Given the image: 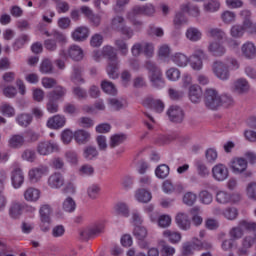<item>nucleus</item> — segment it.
<instances>
[{
    "label": "nucleus",
    "instance_id": "obj_60",
    "mask_svg": "<svg viewBox=\"0 0 256 256\" xmlns=\"http://www.w3.org/2000/svg\"><path fill=\"white\" fill-rule=\"evenodd\" d=\"M240 227H242V229L244 231H250L253 233H256V222L253 221H249V220H240Z\"/></svg>",
    "mask_w": 256,
    "mask_h": 256
},
{
    "label": "nucleus",
    "instance_id": "obj_54",
    "mask_svg": "<svg viewBox=\"0 0 256 256\" xmlns=\"http://www.w3.org/2000/svg\"><path fill=\"white\" fill-rule=\"evenodd\" d=\"M108 105L114 111H120V109H123V107H125V102H123V99L110 98L108 99Z\"/></svg>",
    "mask_w": 256,
    "mask_h": 256
},
{
    "label": "nucleus",
    "instance_id": "obj_39",
    "mask_svg": "<svg viewBox=\"0 0 256 256\" xmlns=\"http://www.w3.org/2000/svg\"><path fill=\"white\" fill-rule=\"evenodd\" d=\"M101 89L104 93H107V95H117V87L111 81L103 80L101 82Z\"/></svg>",
    "mask_w": 256,
    "mask_h": 256
},
{
    "label": "nucleus",
    "instance_id": "obj_47",
    "mask_svg": "<svg viewBox=\"0 0 256 256\" xmlns=\"http://www.w3.org/2000/svg\"><path fill=\"white\" fill-rule=\"evenodd\" d=\"M221 8V2L219 0H209L204 3V11L207 13H215L218 9Z\"/></svg>",
    "mask_w": 256,
    "mask_h": 256
},
{
    "label": "nucleus",
    "instance_id": "obj_44",
    "mask_svg": "<svg viewBox=\"0 0 256 256\" xmlns=\"http://www.w3.org/2000/svg\"><path fill=\"white\" fill-rule=\"evenodd\" d=\"M40 73L43 75H50L53 73V63L49 59L42 60L40 67H39Z\"/></svg>",
    "mask_w": 256,
    "mask_h": 256
},
{
    "label": "nucleus",
    "instance_id": "obj_50",
    "mask_svg": "<svg viewBox=\"0 0 256 256\" xmlns=\"http://www.w3.org/2000/svg\"><path fill=\"white\" fill-rule=\"evenodd\" d=\"M114 211L116 215H121L122 217H129V206L123 202H119L115 205Z\"/></svg>",
    "mask_w": 256,
    "mask_h": 256
},
{
    "label": "nucleus",
    "instance_id": "obj_7",
    "mask_svg": "<svg viewBox=\"0 0 256 256\" xmlns=\"http://www.w3.org/2000/svg\"><path fill=\"white\" fill-rule=\"evenodd\" d=\"M105 230V226L103 224H94L93 226H89L80 230L79 235L82 241H89V239H93V237H97V235H101Z\"/></svg>",
    "mask_w": 256,
    "mask_h": 256
},
{
    "label": "nucleus",
    "instance_id": "obj_45",
    "mask_svg": "<svg viewBox=\"0 0 256 256\" xmlns=\"http://www.w3.org/2000/svg\"><path fill=\"white\" fill-rule=\"evenodd\" d=\"M208 37H212L214 39H217V41H223V39L226 37L225 31L220 28H210L207 31Z\"/></svg>",
    "mask_w": 256,
    "mask_h": 256
},
{
    "label": "nucleus",
    "instance_id": "obj_59",
    "mask_svg": "<svg viewBox=\"0 0 256 256\" xmlns=\"http://www.w3.org/2000/svg\"><path fill=\"white\" fill-rule=\"evenodd\" d=\"M133 235L138 239V241H143L147 237V228L143 226H136L134 228Z\"/></svg>",
    "mask_w": 256,
    "mask_h": 256
},
{
    "label": "nucleus",
    "instance_id": "obj_57",
    "mask_svg": "<svg viewBox=\"0 0 256 256\" xmlns=\"http://www.w3.org/2000/svg\"><path fill=\"white\" fill-rule=\"evenodd\" d=\"M81 73H83V70L79 67H75L73 69V73L71 75V81L72 83L79 84V83H85V79L81 76Z\"/></svg>",
    "mask_w": 256,
    "mask_h": 256
},
{
    "label": "nucleus",
    "instance_id": "obj_49",
    "mask_svg": "<svg viewBox=\"0 0 256 256\" xmlns=\"http://www.w3.org/2000/svg\"><path fill=\"white\" fill-rule=\"evenodd\" d=\"M138 15H143V5H136L132 7L127 13H126V19L133 20L138 17Z\"/></svg>",
    "mask_w": 256,
    "mask_h": 256
},
{
    "label": "nucleus",
    "instance_id": "obj_6",
    "mask_svg": "<svg viewBox=\"0 0 256 256\" xmlns=\"http://www.w3.org/2000/svg\"><path fill=\"white\" fill-rule=\"evenodd\" d=\"M53 213V209L51 208V205L44 204L40 206L39 209V215H40V221H41V231L44 233H47L49 231L51 225V214Z\"/></svg>",
    "mask_w": 256,
    "mask_h": 256
},
{
    "label": "nucleus",
    "instance_id": "obj_53",
    "mask_svg": "<svg viewBox=\"0 0 256 256\" xmlns=\"http://www.w3.org/2000/svg\"><path fill=\"white\" fill-rule=\"evenodd\" d=\"M223 63L225 67H227L228 71H237V69L240 67L239 61H237V59L234 57H226L225 62Z\"/></svg>",
    "mask_w": 256,
    "mask_h": 256
},
{
    "label": "nucleus",
    "instance_id": "obj_42",
    "mask_svg": "<svg viewBox=\"0 0 256 256\" xmlns=\"http://www.w3.org/2000/svg\"><path fill=\"white\" fill-rule=\"evenodd\" d=\"M216 201L220 205H227V203H231V193L227 191H218L216 193Z\"/></svg>",
    "mask_w": 256,
    "mask_h": 256
},
{
    "label": "nucleus",
    "instance_id": "obj_29",
    "mask_svg": "<svg viewBox=\"0 0 256 256\" xmlns=\"http://www.w3.org/2000/svg\"><path fill=\"white\" fill-rule=\"evenodd\" d=\"M89 37V28L85 26H80L74 30L72 33V39L74 41H85Z\"/></svg>",
    "mask_w": 256,
    "mask_h": 256
},
{
    "label": "nucleus",
    "instance_id": "obj_10",
    "mask_svg": "<svg viewBox=\"0 0 256 256\" xmlns=\"http://www.w3.org/2000/svg\"><path fill=\"white\" fill-rule=\"evenodd\" d=\"M11 183L14 189H21L25 183V173L19 164L13 166L11 171Z\"/></svg>",
    "mask_w": 256,
    "mask_h": 256
},
{
    "label": "nucleus",
    "instance_id": "obj_46",
    "mask_svg": "<svg viewBox=\"0 0 256 256\" xmlns=\"http://www.w3.org/2000/svg\"><path fill=\"white\" fill-rule=\"evenodd\" d=\"M62 209L66 213H73L77 209V204L73 198L67 197L62 203Z\"/></svg>",
    "mask_w": 256,
    "mask_h": 256
},
{
    "label": "nucleus",
    "instance_id": "obj_41",
    "mask_svg": "<svg viewBox=\"0 0 256 256\" xmlns=\"http://www.w3.org/2000/svg\"><path fill=\"white\" fill-rule=\"evenodd\" d=\"M67 90L63 86H57L52 92L48 94V99H54V101H59L62 97H65Z\"/></svg>",
    "mask_w": 256,
    "mask_h": 256
},
{
    "label": "nucleus",
    "instance_id": "obj_1",
    "mask_svg": "<svg viewBox=\"0 0 256 256\" xmlns=\"http://www.w3.org/2000/svg\"><path fill=\"white\" fill-rule=\"evenodd\" d=\"M239 17L242 24H235L230 29V35L234 39H241L245 35L246 31L253 29V13L249 9H243L239 12Z\"/></svg>",
    "mask_w": 256,
    "mask_h": 256
},
{
    "label": "nucleus",
    "instance_id": "obj_3",
    "mask_svg": "<svg viewBox=\"0 0 256 256\" xmlns=\"http://www.w3.org/2000/svg\"><path fill=\"white\" fill-rule=\"evenodd\" d=\"M145 67L148 71V79L154 89H163L165 87V78L163 71L154 62L146 61Z\"/></svg>",
    "mask_w": 256,
    "mask_h": 256
},
{
    "label": "nucleus",
    "instance_id": "obj_32",
    "mask_svg": "<svg viewBox=\"0 0 256 256\" xmlns=\"http://www.w3.org/2000/svg\"><path fill=\"white\" fill-rule=\"evenodd\" d=\"M228 235L234 241H239V239H243V236L245 235V230L243 229V226H241V222H238L237 226H233L232 228H230Z\"/></svg>",
    "mask_w": 256,
    "mask_h": 256
},
{
    "label": "nucleus",
    "instance_id": "obj_22",
    "mask_svg": "<svg viewBox=\"0 0 256 256\" xmlns=\"http://www.w3.org/2000/svg\"><path fill=\"white\" fill-rule=\"evenodd\" d=\"M48 185L51 189H61L65 185V178L63 174L56 172L49 176Z\"/></svg>",
    "mask_w": 256,
    "mask_h": 256
},
{
    "label": "nucleus",
    "instance_id": "obj_36",
    "mask_svg": "<svg viewBox=\"0 0 256 256\" xmlns=\"http://www.w3.org/2000/svg\"><path fill=\"white\" fill-rule=\"evenodd\" d=\"M135 199L138 200L139 203H149V201L153 199V196L151 192L145 189H138L135 193Z\"/></svg>",
    "mask_w": 256,
    "mask_h": 256
},
{
    "label": "nucleus",
    "instance_id": "obj_17",
    "mask_svg": "<svg viewBox=\"0 0 256 256\" xmlns=\"http://www.w3.org/2000/svg\"><path fill=\"white\" fill-rule=\"evenodd\" d=\"M175 221L181 231H189V229H191V219L189 218V214L179 212L175 217Z\"/></svg>",
    "mask_w": 256,
    "mask_h": 256
},
{
    "label": "nucleus",
    "instance_id": "obj_56",
    "mask_svg": "<svg viewBox=\"0 0 256 256\" xmlns=\"http://www.w3.org/2000/svg\"><path fill=\"white\" fill-rule=\"evenodd\" d=\"M166 77L169 81H179L181 71L178 68L172 67L166 71Z\"/></svg>",
    "mask_w": 256,
    "mask_h": 256
},
{
    "label": "nucleus",
    "instance_id": "obj_13",
    "mask_svg": "<svg viewBox=\"0 0 256 256\" xmlns=\"http://www.w3.org/2000/svg\"><path fill=\"white\" fill-rule=\"evenodd\" d=\"M248 164L247 159L237 157L231 160L230 169H232V172H234L235 175H242V173L247 171Z\"/></svg>",
    "mask_w": 256,
    "mask_h": 256
},
{
    "label": "nucleus",
    "instance_id": "obj_9",
    "mask_svg": "<svg viewBox=\"0 0 256 256\" xmlns=\"http://www.w3.org/2000/svg\"><path fill=\"white\" fill-rule=\"evenodd\" d=\"M59 56L62 59H72L73 61H81L83 60V49L79 47V45H72L68 48V50L61 49L59 52Z\"/></svg>",
    "mask_w": 256,
    "mask_h": 256
},
{
    "label": "nucleus",
    "instance_id": "obj_62",
    "mask_svg": "<svg viewBox=\"0 0 256 256\" xmlns=\"http://www.w3.org/2000/svg\"><path fill=\"white\" fill-rule=\"evenodd\" d=\"M196 201H197V194L193 192H187L183 196V203L184 205H188V207H192V205H195Z\"/></svg>",
    "mask_w": 256,
    "mask_h": 256
},
{
    "label": "nucleus",
    "instance_id": "obj_11",
    "mask_svg": "<svg viewBox=\"0 0 256 256\" xmlns=\"http://www.w3.org/2000/svg\"><path fill=\"white\" fill-rule=\"evenodd\" d=\"M49 174V167L40 165L38 167L31 168L28 172V179L30 183H39L43 179L44 175Z\"/></svg>",
    "mask_w": 256,
    "mask_h": 256
},
{
    "label": "nucleus",
    "instance_id": "obj_58",
    "mask_svg": "<svg viewBox=\"0 0 256 256\" xmlns=\"http://www.w3.org/2000/svg\"><path fill=\"white\" fill-rule=\"evenodd\" d=\"M21 158L23 159V161L34 163L35 159H37V153H35V150L26 149L22 152Z\"/></svg>",
    "mask_w": 256,
    "mask_h": 256
},
{
    "label": "nucleus",
    "instance_id": "obj_34",
    "mask_svg": "<svg viewBox=\"0 0 256 256\" xmlns=\"http://www.w3.org/2000/svg\"><path fill=\"white\" fill-rule=\"evenodd\" d=\"M9 215L12 219H19L23 215V205L20 202L14 201L9 208Z\"/></svg>",
    "mask_w": 256,
    "mask_h": 256
},
{
    "label": "nucleus",
    "instance_id": "obj_63",
    "mask_svg": "<svg viewBox=\"0 0 256 256\" xmlns=\"http://www.w3.org/2000/svg\"><path fill=\"white\" fill-rule=\"evenodd\" d=\"M180 256H193V244L191 242H185L182 244Z\"/></svg>",
    "mask_w": 256,
    "mask_h": 256
},
{
    "label": "nucleus",
    "instance_id": "obj_33",
    "mask_svg": "<svg viewBox=\"0 0 256 256\" xmlns=\"http://www.w3.org/2000/svg\"><path fill=\"white\" fill-rule=\"evenodd\" d=\"M171 61H173L177 67H187L190 59L184 53L177 52L171 56Z\"/></svg>",
    "mask_w": 256,
    "mask_h": 256
},
{
    "label": "nucleus",
    "instance_id": "obj_25",
    "mask_svg": "<svg viewBox=\"0 0 256 256\" xmlns=\"http://www.w3.org/2000/svg\"><path fill=\"white\" fill-rule=\"evenodd\" d=\"M249 89H251V85L245 78H239L234 82V91L235 93H238V95L249 93Z\"/></svg>",
    "mask_w": 256,
    "mask_h": 256
},
{
    "label": "nucleus",
    "instance_id": "obj_4",
    "mask_svg": "<svg viewBox=\"0 0 256 256\" xmlns=\"http://www.w3.org/2000/svg\"><path fill=\"white\" fill-rule=\"evenodd\" d=\"M110 29L116 33H121L126 39H131L135 35L133 28L127 26V20L121 15H115L111 18Z\"/></svg>",
    "mask_w": 256,
    "mask_h": 256
},
{
    "label": "nucleus",
    "instance_id": "obj_35",
    "mask_svg": "<svg viewBox=\"0 0 256 256\" xmlns=\"http://www.w3.org/2000/svg\"><path fill=\"white\" fill-rule=\"evenodd\" d=\"M16 122L20 127H29L33 123V116L29 113H21L16 116Z\"/></svg>",
    "mask_w": 256,
    "mask_h": 256
},
{
    "label": "nucleus",
    "instance_id": "obj_24",
    "mask_svg": "<svg viewBox=\"0 0 256 256\" xmlns=\"http://www.w3.org/2000/svg\"><path fill=\"white\" fill-rule=\"evenodd\" d=\"M180 10L182 13H187L190 17H200L201 15V9H199V6L192 4L191 2L181 4Z\"/></svg>",
    "mask_w": 256,
    "mask_h": 256
},
{
    "label": "nucleus",
    "instance_id": "obj_27",
    "mask_svg": "<svg viewBox=\"0 0 256 256\" xmlns=\"http://www.w3.org/2000/svg\"><path fill=\"white\" fill-rule=\"evenodd\" d=\"M25 145V136L22 134H14L8 140L10 149H21Z\"/></svg>",
    "mask_w": 256,
    "mask_h": 256
},
{
    "label": "nucleus",
    "instance_id": "obj_40",
    "mask_svg": "<svg viewBox=\"0 0 256 256\" xmlns=\"http://www.w3.org/2000/svg\"><path fill=\"white\" fill-rule=\"evenodd\" d=\"M222 215L227 221H235L239 217V210L235 207H227L223 210Z\"/></svg>",
    "mask_w": 256,
    "mask_h": 256
},
{
    "label": "nucleus",
    "instance_id": "obj_26",
    "mask_svg": "<svg viewBox=\"0 0 256 256\" xmlns=\"http://www.w3.org/2000/svg\"><path fill=\"white\" fill-rule=\"evenodd\" d=\"M74 140L78 145H85L91 141V133L84 129H79L74 132Z\"/></svg>",
    "mask_w": 256,
    "mask_h": 256
},
{
    "label": "nucleus",
    "instance_id": "obj_21",
    "mask_svg": "<svg viewBox=\"0 0 256 256\" xmlns=\"http://www.w3.org/2000/svg\"><path fill=\"white\" fill-rule=\"evenodd\" d=\"M23 197L28 203H37L41 199V190L35 187H28L24 191Z\"/></svg>",
    "mask_w": 256,
    "mask_h": 256
},
{
    "label": "nucleus",
    "instance_id": "obj_43",
    "mask_svg": "<svg viewBox=\"0 0 256 256\" xmlns=\"http://www.w3.org/2000/svg\"><path fill=\"white\" fill-rule=\"evenodd\" d=\"M237 19V14L231 10H226L221 14V20L225 25H231V23H235Z\"/></svg>",
    "mask_w": 256,
    "mask_h": 256
},
{
    "label": "nucleus",
    "instance_id": "obj_64",
    "mask_svg": "<svg viewBox=\"0 0 256 256\" xmlns=\"http://www.w3.org/2000/svg\"><path fill=\"white\" fill-rule=\"evenodd\" d=\"M246 191L249 199L256 201V182L249 183L246 188Z\"/></svg>",
    "mask_w": 256,
    "mask_h": 256
},
{
    "label": "nucleus",
    "instance_id": "obj_38",
    "mask_svg": "<svg viewBox=\"0 0 256 256\" xmlns=\"http://www.w3.org/2000/svg\"><path fill=\"white\" fill-rule=\"evenodd\" d=\"M83 157L86 161H93L99 157V151L94 146H86L83 150Z\"/></svg>",
    "mask_w": 256,
    "mask_h": 256
},
{
    "label": "nucleus",
    "instance_id": "obj_61",
    "mask_svg": "<svg viewBox=\"0 0 256 256\" xmlns=\"http://www.w3.org/2000/svg\"><path fill=\"white\" fill-rule=\"evenodd\" d=\"M195 167L200 177H207V175H209V168H207V165L202 161H197Z\"/></svg>",
    "mask_w": 256,
    "mask_h": 256
},
{
    "label": "nucleus",
    "instance_id": "obj_18",
    "mask_svg": "<svg viewBox=\"0 0 256 256\" xmlns=\"http://www.w3.org/2000/svg\"><path fill=\"white\" fill-rule=\"evenodd\" d=\"M167 115L173 123H182L183 119H185V113L179 106H171L167 111Z\"/></svg>",
    "mask_w": 256,
    "mask_h": 256
},
{
    "label": "nucleus",
    "instance_id": "obj_52",
    "mask_svg": "<svg viewBox=\"0 0 256 256\" xmlns=\"http://www.w3.org/2000/svg\"><path fill=\"white\" fill-rule=\"evenodd\" d=\"M169 167L166 164L159 165L155 170V175L158 179H166L169 177Z\"/></svg>",
    "mask_w": 256,
    "mask_h": 256
},
{
    "label": "nucleus",
    "instance_id": "obj_37",
    "mask_svg": "<svg viewBox=\"0 0 256 256\" xmlns=\"http://www.w3.org/2000/svg\"><path fill=\"white\" fill-rule=\"evenodd\" d=\"M127 141V135L120 133V134H114L110 137L109 145L111 149H115V147H119L122 143H125Z\"/></svg>",
    "mask_w": 256,
    "mask_h": 256
},
{
    "label": "nucleus",
    "instance_id": "obj_16",
    "mask_svg": "<svg viewBox=\"0 0 256 256\" xmlns=\"http://www.w3.org/2000/svg\"><path fill=\"white\" fill-rule=\"evenodd\" d=\"M207 50L213 57H223L227 53V48L219 41L209 42Z\"/></svg>",
    "mask_w": 256,
    "mask_h": 256
},
{
    "label": "nucleus",
    "instance_id": "obj_2",
    "mask_svg": "<svg viewBox=\"0 0 256 256\" xmlns=\"http://www.w3.org/2000/svg\"><path fill=\"white\" fill-rule=\"evenodd\" d=\"M102 55L107 57L108 65L106 67V73L110 79H119V57L115 48L112 46H104L102 49Z\"/></svg>",
    "mask_w": 256,
    "mask_h": 256
},
{
    "label": "nucleus",
    "instance_id": "obj_12",
    "mask_svg": "<svg viewBox=\"0 0 256 256\" xmlns=\"http://www.w3.org/2000/svg\"><path fill=\"white\" fill-rule=\"evenodd\" d=\"M212 71L217 79H220V81H228L229 77H231V73L223 61L214 62Z\"/></svg>",
    "mask_w": 256,
    "mask_h": 256
},
{
    "label": "nucleus",
    "instance_id": "obj_19",
    "mask_svg": "<svg viewBox=\"0 0 256 256\" xmlns=\"http://www.w3.org/2000/svg\"><path fill=\"white\" fill-rule=\"evenodd\" d=\"M65 123H67V118L64 115L57 114L50 117L46 125L49 129H62V127H65Z\"/></svg>",
    "mask_w": 256,
    "mask_h": 256
},
{
    "label": "nucleus",
    "instance_id": "obj_31",
    "mask_svg": "<svg viewBox=\"0 0 256 256\" xmlns=\"http://www.w3.org/2000/svg\"><path fill=\"white\" fill-rule=\"evenodd\" d=\"M162 235L163 237H165V239H168L169 243H171L172 245H177L178 243H181V239L183 238L181 232L173 230H165Z\"/></svg>",
    "mask_w": 256,
    "mask_h": 256
},
{
    "label": "nucleus",
    "instance_id": "obj_51",
    "mask_svg": "<svg viewBox=\"0 0 256 256\" xmlns=\"http://www.w3.org/2000/svg\"><path fill=\"white\" fill-rule=\"evenodd\" d=\"M101 193V186L99 184H92L87 188V195L89 199L95 200Z\"/></svg>",
    "mask_w": 256,
    "mask_h": 256
},
{
    "label": "nucleus",
    "instance_id": "obj_55",
    "mask_svg": "<svg viewBox=\"0 0 256 256\" xmlns=\"http://www.w3.org/2000/svg\"><path fill=\"white\" fill-rule=\"evenodd\" d=\"M0 113L6 117H15V108L11 104L2 103L0 106Z\"/></svg>",
    "mask_w": 256,
    "mask_h": 256
},
{
    "label": "nucleus",
    "instance_id": "obj_5",
    "mask_svg": "<svg viewBox=\"0 0 256 256\" xmlns=\"http://www.w3.org/2000/svg\"><path fill=\"white\" fill-rule=\"evenodd\" d=\"M204 103L208 109L217 111L221 108V94L213 88L206 89Z\"/></svg>",
    "mask_w": 256,
    "mask_h": 256
},
{
    "label": "nucleus",
    "instance_id": "obj_23",
    "mask_svg": "<svg viewBox=\"0 0 256 256\" xmlns=\"http://www.w3.org/2000/svg\"><path fill=\"white\" fill-rule=\"evenodd\" d=\"M143 104L147 107H150L151 109H154L156 113H163V111L165 110V103H163V101L159 99H154L151 96L147 97L144 100Z\"/></svg>",
    "mask_w": 256,
    "mask_h": 256
},
{
    "label": "nucleus",
    "instance_id": "obj_28",
    "mask_svg": "<svg viewBox=\"0 0 256 256\" xmlns=\"http://www.w3.org/2000/svg\"><path fill=\"white\" fill-rule=\"evenodd\" d=\"M185 35L188 41H191L192 43H197V41H201L203 37V33L197 27H189L186 30Z\"/></svg>",
    "mask_w": 256,
    "mask_h": 256
},
{
    "label": "nucleus",
    "instance_id": "obj_48",
    "mask_svg": "<svg viewBox=\"0 0 256 256\" xmlns=\"http://www.w3.org/2000/svg\"><path fill=\"white\" fill-rule=\"evenodd\" d=\"M142 54L151 59L155 55V45L151 42L143 41Z\"/></svg>",
    "mask_w": 256,
    "mask_h": 256
},
{
    "label": "nucleus",
    "instance_id": "obj_8",
    "mask_svg": "<svg viewBox=\"0 0 256 256\" xmlns=\"http://www.w3.org/2000/svg\"><path fill=\"white\" fill-rule=\"evenodd\" d=\"M36 151L38 155H42L46 157L47 155H51V153L59 152V144L53 141H40L37 144Z\"/></svg>",
    "mask_w": 256,
    "mask_h": 256
},
{
    "label": "nucleus",
    "instance_id": "obj_14",
    "mask_svg": "<svg viewBox=\"0 0 256 256\" xmlns=\"http://www.w3.org/2000/svg\"><path fill=\"white\" fill-rule=\"evenodd\" d=\"M241 56L248 61L256 59V45L251 41H247L241 46Z\"/></svg>",
    "mask_w": 256,
    "mask_h": 256
},
{
    "label": "nucleus",
    "instance_id": "obj_15",
    "mask_svg": "<svg viewBox=\"0 0 256 256\" xmlns=\"http://www.w3.org/2000/svg\"><path fill=\"white\" fill-rule=\"evenodd\" d=\"M212 177L215 181H225L229 177V169L224 164H216L212 168Z\"/></svg>",
    "mask_w": 256,
    "mask_h": 256
},
{
    "label": "nucleus",
    "instance_id": "obj_30",
    "mask_svg": "<svg viewBox=\"0 0 256 256\" xmlns=\"http://www.w3.org/2000/svg\"><path fill=\"white\" fill-rule=\"evenodd\" d=\"M255 234L254 236H246L242 239V247L238 250L240 255H247L248 249H251L255 245Z\"/></svg>",
    "mask_w": 256,
    "mask_h": 256
},
{
    "label": "nucleus",
    "instance_id": "obj_20",
    "mask_svg": "<svg viewBox=\"0 0 256 256\" xmlns=\"http://www.w3.org/2000/svg\"><path fill=\"white\" fill-rule=\"evenodd\" d=\"M188 97L191 103H201V99H203V90L197 84L191 85L188 89Z\"/></svg>",
    "mask_w": 256,
    "mask_h": 256
}]
</instances>
